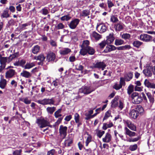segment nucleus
Returning a JSON list of instances; mask_svg holds the SVG:
<instances>
[{
    "label": "nucleus",
    "instance_id": "obj_9",
    "mask_svg": "<svg viewBox=\"0 0 155 155\" xmlns=\"http://www.w3.org/2000/svg\"><path fill=\"white\" fill-rule=\"evenodd\" d=\"M144 83L145 86L148 88L155 89V84L151 83L147 79H145Z\"/></svg>",
    "mask_w": 155,
    "mask_h": 155
},
{
    "label": "nucleus",
    "instance_id": "obj_29",
    "mask_svg": "<svg viewBox=\"0 0 155 155\" xmlns=\"http://www.w3.org/2000/svg\"><path fill=\"white\" fill-rule=\"evenodd\" d=\"M35 66L34 62H27L26 64L23 67L25 69H29Z\"/></svg>",
    "mask_w": 155,
    "mask_h": 155
},
{
    "label": "nucleus",
    "instance_id": "obj_27",
    "mask_svg": "<svg viewBox=\"0 0 155 155\" xmlns=\"http://www.w3.org/2000/svg\"><path fill=\"white\" fill-rule=\"evenodd\" d=\"M121 138L124 139V140H127V141H129L130 142H135L139 140L140 139V137H138L137 138H134L132 139L131 138H126V139H124V137H127V136H120Z\"/></svg>",
    "mask_w": 155,
    "mask_h": 155
},
{
    "label": "nucleus",
    "instance_id": "obj_15",
    "mask_svg": "<svg viewBox=\"0 0 155 155\" xmlns=\"http://www.w3.org/2000/svg\"><path fill=\"white\" fill-rule=\"evenodd\" d=\"M130 116L131 118L134 119H136L139 115L137 111L135 109H132L129 113Z\"/></svg>",
    "mask_w": 155,
    "mask_h": 155
},
{
    "label": "nucleus",
    "instance_id": "obj_45",
    "mask_svg": "<svg viewBox=\"0 0 155 155\" xmlns=\"http://www.w3.org/2000/svg\"><path fill=\"white\" fill-rule=\"evenodd\" d=\"M134 86L130 85L127 88V93L130 95L134 91Z\"/></svg>",
    "mask_w": 155,
    "mask_h": 155
},
{
    "label": "nucleus",
    "instance_id": "obj_49",
    "mask_svg": "<svg viewBox=\"0 0 155 155\" xmlns=\"http://www.w3.org/2000/svg\"><path fill=\"white\" fill-rule=\"evenodd\" d=\"M110 20L113 23L117 22L118 21L117 18L115 15H112L110 17Z\"/></svg>",
    "mask_w": 155,
    "mask_h": 155
},
{
    "label": "nucleus",
    "instance_id": "obj_3",
    "mask_svg": "<svg viewBox=\"0 0 155 155\" xmlns=\"http://www.w3.org/2000/svg\"><path fill=\"white\" fill-rule=\"evenodd\" d=\"M95 90V89L91 86H84L79 89L78 93H83L84 94H88Z\"/></svg>",
    "mask_w": 155,
    "mask_h": 155
},
{
    "label": "nucleus",
    "instance_id": "obj_63",
    "mask_svg": "<svg viewBox=\"0 0 155 155\" xmlns=\"http://www.w3.org/2000/svg\"><path fill=\"white\" fill-rule=\"evenodd\" d=\"M85 115L86 117L85 118V119L86 120H88L92 118V115H91L87 113H86L85 114Z\"/></svg>",
    "mask_w": 155,
    "mask_h": 155
},
{
    "label": "nucleus",
    "instance_id": "obj_10",
    "mask_svg": "<svg viewBox=\"0 0 155 155\" xmlns=\"http://www.w3.org/2000/svg\"><path fill=\"white\" fill-rule=\"evenodd\" d=\"M115 46L112 45H107L105 48L103 52L105 53L110 52L112 51L115 50Z\"/></svg>",
    "mask_w": 155,
    "mask_h": 155
},
{
    "label": "nucleus",
    "instance_id": "obj_11",
    "mask_svg": "<svg viewBox=\"0 0 155 155\" xmlns=\"http://www.w3.org/2000/svg\"><path fill=\"white\" fill-rule=\"evenodd\" d=\"M55 58V55L52 52H49L47 55V59L49 61H54Z\"/></svg>",
    "mask_w": 155,
    "mask_h": 155
},
{
    "label": "nucleus",
    "instance_id": "obj_19",
    "mask_svg": "<svg viewBox=\"0 0 155 155\" xmlns=\"http://www.w3.org/2000/svg\"><path fill=\"white\" fill-rule=\"evenodd\" d=\"M114 28L116 31H122L124 28L123 24L120 22L115 25Z\"/></svg>",
    "mask_w": 155,
    "mask_h": 155
},
{
    "label": "nucleus",
    "instance_id": "obj_28",
    "mask_svg": "<svg viewBox=\"0 0 155 155\" xmlns=\"http://www.w3.org/2000/svg\"><path fill=\"white\" fill-rule=\"evenodd\" d=\"M133 77V73L130 72H129L128 73L125 75L124 76V79L126 81H129L132 79Z\"/></svg>",
    "mask_w": 155,
    "mask_h": 155
},
{
    "label": "nucleus",
    "instance_id": "obj_12",
    "mask_svg": "<svg viewBox=\"0 0 155 155\" xmlns=\"http://www.w3.org/2000/svg\"><path fill=\"white\" fill-rule=\"evenodd\" d=\"M67 127L64 126L62 125L60 126L59 131L60 134L66 136L67 135Z\"/></svg>",
    "mask_w": 155,
    "mask_h": 155
},
{
    "label": "nucleus",
    "instance_id": "obj_44",
    "mask_svg": "<svg viewBox=\"0 0 155 155\" xmlns=\"http://www.w3.org/2000/svg\"><path fill=\"white\" fill-rule=\"evenodd\" d=\"M73 143V140L72 139L68 138L65 140L64 142V143L65 145H67L68 146H70L71 144Z\"/></svg>",
    "mask_w": 155,
    "mask_h": 155
},
{
    "label": "nucleus",
    "instance_id": "obj_4",
    "mask_svg": "<svg viewBox=\"0 0 155 155\" xmlns=\"http://www.w3.org/2000/svg\"><path fill=\"white\" fill-rule=\"evenodd\" d=\"M36 123L38 126L41 128L45 127L49 125L48 121L44 119H37Z\"/></svg>",
    "mask_w": 155,
    "mask_h": 155
},
{
    "label": "nucleus",
    "instance_id": "obj_30",
    "mask_svg": "<svg viewBox=\"0 0 155 155\" xmlns=\"http://www.w3.org/2000/svg\"><path fill=\"white\" fill-rule=\"evenodd\" d=\"M113 126V123L110 122L109 124L104 123L103 124L102 128L104 130H106L108 128H110Z\"/></svg>",
    "mask_w": 155,
    "mask_h": 155
},
{
    "label": "nucleus",
    "instance_id": "obj_2",
    "mask_svg": "<svg viewBox=\"0 0 155 155\" xmlns=\"http://www.w3.org/2000/svg\"><path fill=\"white\" fill-rule=\"evenodd\" d=\"M95 52L94 49L91 47H87L85 48H82L80 51V53L83 55H84L88 53L90 55H93Z\"/></svg>",
    "mask_w": 155,
    "mask_h": 155
},
{
    "label": "nucleus",
    "instance_id": "obj_18",
    "mask_svg": "<svg viewBox=\"0 0 155 155\" xmlns=\"http://www.w3.org/2000/svg\"><path fill=\"white\" fill-rule=\"evenodd\" d=\"M71 50L68 48H64L60 50L59 53L61 55H66L70 52Z\"/></svg>",
    "mask_w": 155,
    "mask_h": 155
},
{
    "label": "nucleus",
    "instance_id": "obj_25",
    "mask_svg": "<svg viewBox=\"0 0 155 155\" xmlns=\"http://www.w3.org/2000/svg\"><path fill=\"white\" fill-rule=\"evenodd\" d=\"M115 50L117 49L118 50H125L130 49L131 48V46L129 45H126L117 47H115Z\"/></svg>",
    "mask_w": 155,
    "mask_h": 155
},
{
    "label": "nucleus",
    "instance_id": "obj_47",
    "mask_svg": "<svg viewBox=\"0 0 155 155\" xmlns=\"http://www.w3.org/2000/svg\"><path fill=\"white\" fill-rule=\"evenodd\" d=\"M111 115V111L110 110H108L105 113L104 117L103 119V120L107 119Z\"/></svg>",
    "mask_w": 155,
    "mask_h": 155
},
{
    "label": "nucleus",
    "instance_id": "obj_6",
    "mask_svg": "<svg viewBox=\"0 0 155 155\" xmlns=\"http://www.w3.org/2000/svg\"><path fill=\"white\" fill-rule=\"evenodd\" d=\"M79 19L77 18L72 20L68 25L69 27L72 29L75 28L79 24Z\"/></svg>",
    "mask_w": 155,
    "mask_h": 155
},
{
    "label": "nucleus",
    "instance_id": "obj_23",
    "mask_svg": "<svg viewBox=\"0 0 155 155\" xmlns=\"http://www.w3.org/2000/svg\"><path fill=\"white\" fill-rule=\"evenodd\" d=\"M21 75L26 78H28L31 77V74L29 72L23 70L20 74Z\"/></svg>",
    "mask_w": 155,
    "mask_h": 155
},
{
    "label": "nucleus",
    "instance_id": "obj_53",
    "mask_svg": "<svg viewBox=\"0 0 155 155\" xmlns=\"http://www.w3.org/2000/svg\"><path fill=\"white\" fill-rule=\"evenodd\" d=\"M107 43L105 41H103L101 43L99 44V46L100 48H103L106 45Z\"/></svg>",
    "mask_w": 155,
    "mask_h": 155
},
{
    "label": "nucleus",
    "instance_id": "obj_62",
    "mask_svg": "<svg viewBox=\"0 0 155 155\" xmlns=\"http://www.w3.org/2000/svg\"><path fill=\"white\" fill-rule=\"evenodd\" d=\"M21 152V150H16L13 152V155H20Z\"/></svg>",
    "mask_w": 155,
    "mask_h": 155
},
{
    "label": "nucleus",
    "instance_id": "obj_17",
    "mask_svg": "<svg viewBox=\"0 0 155 155\" xmlns=\"http://www.w3.org/2000/svg\"><path fill=\"white\" fill-rule=\"evenodd\" d=\"M74 119L75 123L77 124L78 127H79L82 124V123L80 121V116L78 113H76L74 114Z\"/></svg>",
    "mask_w": 155,
    "mask_h": 155
},
{
    "label": "nucleus",
    "instance_id": "obj_43",
    "mask_svg": "<svg viewBox=\"0 0 155 155\" xmlns=\"http://www.w3.org/2000/svg\"><path fill=\"white\" fill-rule=\"evenodd\" d=\"M142 44V42L140 41H134L133 43V45L134 47L138 48Z\"/></svg>",
    "mask_w": 155,
    "mask_h": 155
},
{
    "label": "nucleus",
    "instance_id": "obj_55",
    "mask_svg": "<svg viewBox=\"0 0 155 155\" xmlns=\"http://www.w3.org/2000/svg\"><path fill=\"white\" fill-rule=\"evenodd\" d=\"M143 87H140L135 86L134 87L135 91H143Z\"/></svg>",
    "mask_w": 155,
    "mask_h": 155
},
{
    "label": "nucleus",
    "instance_id": "obj_64",
    "mask_svg": "<svg viewBox=\"0 0 155 155\" xmlns=\"http://www.w3.org/2000/svg\"><path fill=\"white\" fill-rule=\"evenodd\" d=\"M55 153V150L52 149L48 152L47 155H54Z\"/></svg>",
    "mask_w": 155,
    "mask_h": 155
},
{
    "label": "nucleus",
    "instance_id": "obj_48",
    "mask_svg": "<svg viewBox=\"0 0 155 155\" xmlns=\"http://www.w3.org/2000/svg\"><path fill=\"white\" fill-rule=\"evenodd\" d=\"M71 18V17L68 15H65L62 16L61 18V19L62 21H67L69 20Z\"/></svg>",
    "mask_w": 155,
    "mask_h": 155
},
{
    "label": "nucleus",
    "instance_id": "obj_38",
    "mask_svg": "<svg viewBox=\"0 0 155 155\" xmlns=\"http://www.w3.org/2000/svg\"><path fill=\"white\" fill-rule=\"evenodd\" d=\"M125 130L127 135L129 136H134L135 135L134 132L131 131L126 127L125 128Z\"/></svg>",
    "mask_w": 155,
    "mask_h": 155
},
{
    "label": "nucleus",
    "instance_id": "obj_61",
    "mask_svg": "<svg viewBox=\"0 0 155 155\" xmlns=\"http://www.w3.org/2000/svg\"><path fill=\"white\" fill-rule=\"evenodd\" d=\"M92 137L91 136H88L87 138L86 142V145L87 146L89 143L91 141Z\"/></svg>",
    "mask_w": 155,
    "mask_h": 155
},
{
    "label": "nucleus",
    "instance_id": "obj_36",
    "mask_svg": "<svg viewBox=\"0 0 155 155\" xmlns=\"http://www.w3.org/2000/svg\"><path fill=\"white\" fill-rule=\"evenodd\" d=\"M138 112V114H142L143 111L144 110L143 107L141 106H138L136 109H135Z\"/></svg>",
    "mask_w": 155,
    "mask_h": 155
},
{
    "label": "nucleus",
    "instance_id": "obj_26",
    "mask_svg": "<svg viewBox=\"0 0 155 155\" xmlns=\"http://www.w3.org/2000/svg\"><path fill=\"white\" fill-rule=\"evenodd\" d=\"M119 97L118 96H116L111 102V106L112 107H115L117 105V101L119 99Z\"/></svg>",
    "mask_w": 155,
    "mask_h": 155
},
{
    "label": "nucleus",
    "instance_id": "obj_39",
    "mask_svg": "<svg viewBox=\"0 0 155 155\" xmlns=\"http://www.w3.org/2000/svg\"><path fill=\"white\" fill-rule=\"evenodd\" d=\"M124 41L121 39H117L115 40L114 44L116 46L121 45L124 44Z\"/></svg>",
    "mask_w": 155,
    "mask_h": 155
},
{
    "label": "nucleus",
    "instance_id": "obj_46",
    "mask_svg": "<svg viewBox=\"0 0 155 155\" xmlns=\"http://www.w3.org/2000/svg\"><path fill=\"white\" fill-rule=\"evenodd\" d=\"M46 101L47 105H53L54 104V101L53 98H52L50 99L46 98Z\"/></svg>",
    "mask_w": 155,
    "mask_h": 155
},
{
    "label": "nucleus",
    "instance_id": "obj_50",
    "mask_svg": "<svg viewBox=\"0 0 155 155\" xmlns=\"http://www.w3.org/2000/svg\"><path fill=\"white\" fill-rule=\"evenodd\" d=\"M37 102L39 104L43 105H47L46 98H45L42 100H38Z\"/></svg>",
    "mask_w": 155,
    "mask_h": 155
},
{
    "label": "nucleus",
    "instance_id": "obj_22",
    "mask_svg": "<svg viewBox=\"0 0 155 155\" xmlns=\"http://www.w3.org/2000/svg\"><path fill=\"white\" fill-rule=\"evenodd\" d=\"M144 75L147 77H151L152 75L151 68H147L144 69L143 71Z\"/></svg>",
    "mask_w": 155,
    "mask_h": 155
},
{
    "label": "nucleus",
    "instance_id": "obj_60",
    "mask_svg": "<svg viewBox=\"0 0 155 155\" xmlns=\"http://www.w3.org/2000/svg\"><path fill=\"white\" fill-rule=\"evenodd\" d=\"M96 133L97 136H102L104 133V131L101 130H97Z\"/></svg>",
    "mask_w": 155,
    "mask_h": 155
},
{
    "label": "nucleus",
    "instance_id": "obj_21",
    "mask_svg": "<svg viewBox=\"0 0 155 155\" xmlns=\"http://www.w3.org/2000/svg\"><path fill=\"white\" fill-rule=\"evenodd\" d=\"M45 58V57L44 56L43 54H41L38 56H35L34 57V59L39 60L41 61V62L38 63V64H42V62L44 61Z\"/></svg>",
    "mask_w": 155,
    "mask_h": 155
},
{
    "label": "nucleus",
    "instance_id": "obj_1",
    "mask_svg": "<svg viewBox=\"0 0 155 155\" xmlns=\"http://www.w3.org/2000/svg\"><path fill=\"white\" fill-rule=\"evenodd\" d=\"M132 102L134 104H138L142 102L143 100L141 96L137 92L133 93L130 95Z\"/></svg>",
    "mask_w": 155,
    "mask_h": 155
},
{
    "label": "nucleus",
    "instance_id": "obj_56",
    "mask_svg": "<svg viewBox=\"0 0 155 155\" xmlns=\"http://www.w3.org/2000/svg\"><path fill=\"white\" fill-rule=\"evenodd\" d=\"M89 44V42L88 40L84 41H83L82 48H85L87 47H89L88 45Z\"/></svg>",
    "mask_w": 155,
    "mask_h": 155
},
{
    "label": "nucleus",
    "instance_id": "obj_16",
    "mask_svg": "<svg viewBox=\"0 0 155 155\" xmlns=\"http://www.w3.org/2000/svg\"><path fill=\"white\" fill-rule=\"evenodd\" d=\"M125 123L126 124L127 127L132 130L135 131L136 129V127L131 122L128 120L125 121Z\"/></svg>",
    "mask_w": 155,
    "mask_h": 155
},
{
    "label": "nucleus",
    "instance_id": "obj_57",
    "mask_svg": "<svg viewBox=\"0 0 155 155\" xmlns=\"http://www.w3.org/2000/svg\"><path fill=\"white\" fill-rule=\"evenodd\" d=\"M42 14L44 15H47L48 13V10L46 8H44L41 11Z\"/></svg>",
    "mask_w": 155,
    "mask_h": 155
},
{
    "label": "nucleus",
    "instance_id": "obj_20",
    "mask_svg": "<svg viewBox=\"0 0 155 155\" xmlns=\"http://www.w3.org/2000/svg\"><path fill=\"white\" fill-rule=\"evenodd\" d=\"M114 33H110L109 35L107 37L106 42L107 44H111L113 42L114 39Z\"/></svg>",
    "mask_w": 155,
    "mask_h": 155
},
{
    "label": "nucleus",
    "instance_id": "obj_41",
    "mask_svg": "<svg viewBox=\"0 0 155 155\" xmlns=\"http://www.w3.org/2000/svg\"><path fill=\"white\" fill-rule=\"evenodd\" d=\"M120 35L121 38L125 40L129 39L130 38V35L128 33H124Z\"/></svg>",
    "mask_w": 155,
    "mask_h": 155
},
{
    "label": "nucleus",
    "instance_id": "obj_33",
    "mask_svg": "<svg viewBox=\"0 0 155 155\" xmlns=\"http://www.w3.org/2000/svg\"><path fill=\"white\" fill-rule=\"evenodd\" d=\"M7 84V81L5 79H2L0 81V87L2 89H4Z\"/></svg>",
    "mask_w": 155,
    "mask_h": 155
},
{
    "label": "nucleus",
    "instance_id": "obj_31",
    "mask_svg": "<svg viewBox=\"0 0 155 155\" xmlns=\"http://www.w3.org/2000/svg\"><path fill=\"white\" fill-rule=\"evenodd\" d=\"M56 107H48L46 109L47 111L48 114H53V112L55 111Z\"/></svg>",
    "mask_w": 155,
    "mask_h": 155
},
{
    "label": "nucleus",
    "instance_id": "obj_58",
    "mask_svg": "<svg viewBox=\"0 0 155 155\" xmlns=\"http://www.w3.org/2000/svg\"><path fill=\"white\" fill-rule=\"evenodd\" d=\"M26 63V61L24 60H22L20 61H19L18 63L19 64L18 65H20L21 66H23ZM15 65H18L17 64H15Z\"/></svg>",
    "mask_w": 155,
    "mask_h": 155
},
{
    "label": "nucleus",
    "instance_id": "obj_54",
    "mask_svg": "<svg viewBox=\"0 0 155 155\" xmlns=\"http://www.w3.org/2000/svg\"><path fill=\"white\" fill-rule=\"evenodd\" d=\"M111 136H105L104 138L103 139V140L105 142H108L111 140Z\"/></svg>",
    "mask_w": 155,
    "mask_h": 155
},
{
    "label": "nucleus",
    "instance_id": "obj_51",
    "mask_svg": "<svg viewBox=\"0 0 155 155\" xmlns=\"http://www.w3.org/2000/svg\"><path fill=\"white\" fill-rule=\"evenodd\" d=\"M137 147V144H134L132 145H130L129 147V149L131 151H133L136 150Z\"/></svg>",
    "mask_w": 155,
    "mask_h": 155
},
{
    "label": "nucleus",
    "instance_id": "obj_52",
    "mask_svg": "<svg viewBox=\"0 0 155 155\" xmlns=\"http://www.w3.org/2000/svg\"><path fill=\"white\" fill-rule=\"evenodd\" d=\"M122 85L120 84H115L113 86V88L117 90L120 89L122 87Z\"/></svg>",
    "mask_w": 155,
    "mask_h": 155
},
{
    "label": "nucleus",
    "instance_id": "obj_42",
    "mask_svg": "<svg viewBox=\"0 0 155 155\" xmlns=\"http://www.w3.org/2000/svg\"><path fill=\"white\" fill-rule=\"evenodd\" d=\"M146 94L149 99L150 103H153L154 101V99L151 95V94L150 92H147L146 93Z\"/></svg>",
    "mask_w": 155,
    "mask_h": 155
},
{
    "label": "nucleus",
    "instance_id": "obj_24",
    "mask_svg": "<svg viewBox=\"0 0 155 155\" xmlns=\"http://www.w3.org/2000/svg\"><path fill=\"white\" fill-rule=\"evenodd\" d=\"M8 8H6L4 10L1 15V17L2 18H7L10 16V15L8 13Z\"/></svg>",
    "mask_w": 155,
    "mask_h": 155
},
{
    "label": "nucleus",
    "instance_id": "obj_37",
    "mask_svg": "<svg viewBox=\"0 0 155 155\" xmlns=\"http://www.w3.org/2000/svg\"><path fill=\"white\" fill-rule=\"evenodd\" d=\"M19 100L21 101L24 102L26 104H29L31 102V101L28 99V97H26L25 98H20Z\"/></svg>",
    "mask_w": 155,
    "mask_h": 155
},
{
    "label": "nucleus",
    "instance_id": "obj_8",
    "mask_svg": "<svg viewBox=\"0 0 155 155\" xmlns=\"http://www.w3.org/2000/svg\"><path fill=\"white\" fill-rule=\"evenodd\" d=\"M96 28L97 30L101 33H103L105 32L107 29L106 26L103 24L97 25Z\"/></svg>",
    "mask_w": 155,
    "mask_h": 155
},
{
    "label": "nucleus",
    "instance_id": "obj_32",
    "mask_svg": "<svg viewBox=\"0 0 155 155\" xmlns=\"http://www.w3.org/2000/svg\"><path fill=\"white\" fill-rule=\"evenodd\" d=\"M91 36L97 40H99L101 38V35L95 31H94L92 33L91 35Z\"/></svg>",
    "mask_w": 155,
    "mask_h": 155
},
{
    "label": "nucleus",
    "instance_id": "obj_40",
    "mask_svg": "<svg viewBox=\"0 0 155 155\" xmlns=\"http://www.w3.org/2000/svg\"><path fill=\"white\" fill-rule=\"evenodd\" d=\"M61 109H59L54 113V116L56 118H58L62 116V114H61Z\"/></svg>",
    "mask_w": 155,
    "mask_h": 155
},
{
    "label": "nucleus",
    "instance_id": "obj_59",
    "mask_svg": "<svg viewBox=\"0 0 155 155\" xmlns=\"http://www.w3.org/2000/svg\"><path fill=\"white\" fill-rule=\"evenodd\" d=\"M76 69L79 71H82L83 70L84 67L81 65H77L75 66Z\"/></svg>",
    "mask_w": 155,
    "mask_h": 155
},
{
    "label": "nucleus",
    "instance_id": "obj_13",
    "mask_svg": "<svg viewBox=\"0 0 155 155\" xmlns=\"http://www.w3.org/2000/svg\"><path fill=\"white\" fill-rule=\"evenodd\" d=\"M106 65L103 62H97L94 65V67L98 68H101L102 70H103Z\"/></svg>",
    "mask_w": 155,
    "mask_h": 155
},
{
    "label": "nucleus",
    "instance_id": "obj_5",
    "mask_svg": "<svg viewBox=\"0 0 155 155\" xmlns=\"http://www.w3.org/2000/svg\"><path fill=\"white\" fill-rule=\"evenodd\" d=\"M140 39L145 42H149L151 41L152 39V37L150 35L147 34H141L140 35Z\"/></svg>",
    "mask_w": 155,
    "mask_h": 155
},
{
    "label": "nucleus",
    "instance_id": "obj_34",
    "mask_svg": "<svg viewBox=\"0 0 155 155\" xmlns=\"http://www.w3.org/2000/svg\"><path fill=\"white\" fill-rule=\"evenodd\" d=\"M40 49L39 46L38 45H36L32 49V52L34 54L38 53Z\"/></svg>",
    "mask_w": 155,
    "mask_h": 155
},
{
    "label": "nucleus",
    "instance_id": "obj_14",
    "mask_svg": "<svg viewBox=\"0 0 155 155\" xmlns=\"http://www.w3.org/2000/svg\"><path fill=\"white\" fill-rule=\"evenodd\" d=\"M15 73V71L12 69H9L5 73V76L6 78H11L13 77Z\"/></svg>",
    "mask_w": 155,
    "mask_h": 155
},
{
    "label": "nucleus",
    "instance_id": "obj_35",
    "mask_svg": "<svg viewBox=\"0 0 155 155\" xmlns=\"http://www.w3.org/2000/svg\"><path fill=\"white\" fill-rule=\"evenodd\" d=\"M90 14V11L88 10H85L82 11L80 13V15L82 17H86Z\"/></svg>",
    "mask_w": 155,
    "mask_h": 155
},
{
    "label": "nucleus",
    "instance_id": "obj_7",
    "mask_svg": "<svg viewBox=\"0 0 155 155\" xmlns=\"http://www.w3.org/2000/svg\"><path fill=\"white\" fill-rule=\"evenodd\" d=\"M6 62H8V58L3 57L0 61V72L5 68Z\"/></svg>",
    "mask_w": 155,
    "mask_h": 155
}]
</instances>
